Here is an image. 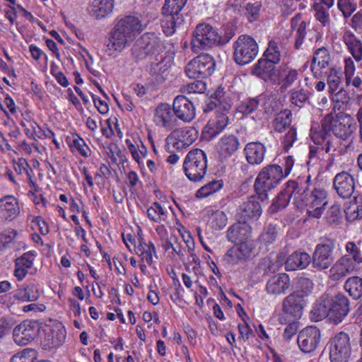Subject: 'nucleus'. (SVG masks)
<instances>
[{
	"mask_svg": "<svg viewBox=\"0 0 362 362\" xmlns=\"http://www.w3.org/2000/svg\"><path fill=\"white\" fill-rule=\"evenodd\" d=\"M327 81L330 91L334 93L338 89L341 82L340 74L337 71L336 69H331L329 74L327 76Z\"/></svg>",
	"mask_w": 362,
	"mask_h": 362,
	"instance_id": "nucleus-62",
	"label": "nucleus"
},
{
	"mask_svg": "<svg viewBox=\"0 0 362 362\" xmlns=\"http://www.w3.org/2000/svg\"><path fill=\"white\" fill-rule=\"evenodd\" d=\"M305 189L302 187L298 179L297 180H289L286 183V187L281 191L274 199L269 207L271 213L275 214L285 209L290 202L291 198L293 197V203L297 206L298 202V194H300Z\"/></svg>",
	"mask_w": 362,
	"mask_h": 362,
	"instance_id": "nucleus-13",
	"label": "nucleus"
},
{
	"mask_svg": "<svg viewBox=\"0 0 362 362\" xmlns=\"http://www.w3.org/2000/svg\"><path fill=\"white\" fill-rule=\"evenodd\" d=\"M298 78L299 73L296 69L281 66L274 79V83L279 86L281 92H284L293 85Z\"/></svg>",
	"mask_w": 362,
	"mask_h": 362,
	"instance_id": "nucleus-26",
	"label": "nucleus"
},
{
	"mask_svg": "<svg viewBox=\"0 0 362 362\" xmlns=\"http://www.w3.org/2000/svg\"><path fill=\"white\" fill-rule=\"evenodd\" d=\"M163 49V42L156 33H146L133 45L132 54L137 61L145 59L153 55L156 56V60H158V56Z\"/></svg>",
	"mask_w": 362,
	"mask_h": 362,
	"instance_id": "nucleus-7",
	"label": "nucleus"
},
{
	"mask_svg": "<svg viewBox=\"0 0 362 362\" xmlns=\"http://www.w3.org/2000/svg\"><path fill=\"white\" fill-rule=\"evenodd\" d=\"M143 244L146 245L143 240H141L138 250L141 252V256L142 259H145L146 262L151 264L153 262V253H156V247L152 242H149L148 245H146L147 249L143 247Z\"/></svg>",
	"mask_w": 362,
	"mask_h": 362,
	"instance_id": "nucleus-61",
	"label": "nucleus"
},
{
	"mask_svg": "<svg viewBox=\"0 0 362 362\" xmlns=\"http://www.w3.org/2000/svg\"><path fill=\"white\" fill-rule=\"evenodd\" d=\"M298 180L305 191H303L300 194H298L297 207L299 209L305 207L309 217L320 218L327 204V192L321 188H315L308 194L307 184L310 181V177L308 176L305 180L302 179H298Z\"/></svg>",
	"mask_w": 362,
	"mask_h": 362,
	"instance_id": "nucleus-5",
	"label": "nucleus"
},
{
	"mask_svg": "<svg viewBox=\"0 0 362 362\" xmlns=\"http://www.w3.org/2000/svg\"><path fill=\"white\" fill-rule=\"evenodd\" d=\"M216 62L209 54H200L190 61L185 69L189 78H205L212 75L215 71Z\"/></svg>",
	"mask_w": 362,
	"mask_h": 362,
	"instance_id": "nucleus-12",
	"label": "nucleus"
},
{
	"mask_svg": "<svg viewBox=\"0 0 362 362\" xmlns=\"http://www.w3.org/2000/svg\"><path fill=\"white\" fill-rule=\"evenodd\" d=\"M187 0H165V4L162 8L164 13L173 12L179 13L186 4Z\"/></svg>",
	"mask_w": 362,
	"mask_h": 362,
	"instance_id": "nucleus-58",
	"label": "nucleus"
},
{
	"mask_svg": "<svg viewBox=\"0 0 362 362\" xmlns=\"http://www.w3.org/2000/svg\"><path fill=\"white\" fill-rule=\"evenodd\" d=\"M165 215V211L158 202L153 203L152 206L147 209V216L151 221L159 223L162 216Z\"/></svg>",
	"mask_w": 362,
	"mask_h": 362,
	"instance_id": "nucleus-55",
	"label": "nucleus"
},
{
	"mask_svg": "<svg viewBox=\"0 0 362 362\" xmlns=\"http://www.w3.org/2000/svg\"><path fill=\"white\" fill-rule=\"evenodd\" d=\"M170 138L175 139L173 146L177 150H182L189 146L197 140L198 138V131L192 127L180 129L177 127L167 137V140Z\"/></svg>",
	"mask_w": 362,
	"mask_h": 362,
	"instance_id": "nucleus-19",
	"label": "nucleus"
},
{
	"mask_svg": "<svg viewBox=\"0 0 362 362\" xmlns=\"http://www.w3.org/2000/svg\"><path fill=\"white\" fill-rule=\"evenodd\" d=\"M259 173L264 174L266 178L273 182L276 186L285 177L283 173V167L277 164L268 165L263 168Z\"/></svg>",
	"mask_w": 362,
	"mask_h": 362,
	"instance_id": "nucleus-41",
	"label": "nucleus"
},
{
	"mask_svg": "<svg viewBox=\"0 0 362 362\" xmlns=\"http://www.w3.org/2000/svg\"><path fill=\"white\" fill-rule=\"evenodd\" d=\"M227 113V112L218 113L208 121L202 131L203 136L206 139L211 140L223 131L228 124Z\"/></svg>",
	"mask_w": 362,
	"mask_h": 362,
	"instance_id": "nucleus-22",
	"label": "nucleus"
},
{
	"mask_svg": "<svg viewBox=\"0 0 362 362\" xmlns=\"http://www.w3.org/2000/svg\"><path fill=\"white\" fill-rule=\"evenodd\" d=\"M66 331L61 324L49 328L45 333L43 345L45 349H54L60 346L65 341Z\"/></svg>",
	"mask_w": 362,
	"mask_h": 362,
	"instance_id": "nucleus-27",
	"label": "nucleus"
},
{
	"mask_svg": "<svg viewBox=\"0 0 362 362\" xmlns=\"http://www.w3.org/2000/svg\"><path fill=\"white\" fill-rule=\"evenodd\" d=\"M142 30L138 18L128 16L119 20L109 33L106 45L109 51L121 52Z\"/></svg>",
	"mask_w": 362,
	"mask_h": 362,
	"instance_id": "nucleus-3",
	"label": "nucleus"
},
{
	"mask_svg": "<svg viewBox=\"0 0 362 362\" xmlns=\"http://www.w3.org/2000/svg\"><path fill=\"white\" fill-rule=\"evenodd\" d=\"M164 18L161 21V27L166 35H172L175 32L177 25H180L183 19L179 16V13L173 12L164 13Z\"/></svg>",
	"mask_w": 362,
	"mask_h": 362,
	"instance_id": "nucleus-38",
	"label": "nucleus"
},
{
	"mask_svg": "<svg viewBox=\"0 0 362 362\" xmlns=\"http://www.w3.org/2000/svg\"><path fill=\"white\" fill-rule=\"evenodd\" d=\"M40 323L37 320H26L13 330L14 342L18 346H26L34 341L40 331Z\"/></svg>",
	"mask_w": 362,
	"mask_h": 362,
	"instance_id": "nucleus-14",
	"label": "nucleus"
},
{
	"mask_svg": "<svg viewBox=\"0 0 362 362\" xmlns=\"http://www.w3.org/2000/svg\"><path fill=\"white\" fill-rule=\"evenodd\" d=\"M114 6V0H93V6L95 12H98V16L104 17L112 12Z\"/></svg>",
	"mask_w": 362,
	"mask_h": 362,
	"instance_id": "nucleus-48",
	"label": "nucleus"
},
{
	"mask_svg": "<svg viewBox=\"0 0 362 362\" xmlns=\"http://www.w3.org/2000/svg\"><path fill=\"white\" fill-rule=\"evenodd\" d=\"M342 40L354 59L356 62H361L362 60V41L351 31H346L344 33Z\"/></svg>",
	"mask_w": 362,
	"mask_h": 362,
	"instance_id": "nucleus-34",
	"label": "nucleus"
},
{
	"mask_svg": "<svg viewBox=\"0 0 362 362\" xmlns=\"http://www.w3.org/2000/svg\"><path fill=\"white\" fill-rule=\"evenodd\" d=\"M183 170L192 182L202 181L207 170L206 155L204 151L194 148L189 151L183 162Z\"/></svg>",
	"mask_w": 362,
	"mask_h": 362,
	"instance_id": "nucleus-8",
	"label": "nucleus"
},
{
	"mask_svg": "<svg viewBox=\"0 0 362 362\" xmlns=\"http://www.w3.org/2000/svg\"><path fill=\"white\" fill-rule=\"evenodd\" d=\"M329 359L331 362H348L351 346L348 334L340 332L331 338L328 342Z\"/></svg>",
	"mask_w": 362,
	"mask_h": 362,
	"instance_id": "nucleus-11",
	"label": "nucleus"
},
{
	"mask_svg": "<svg viewBox=\"0 0 362 362\" xmlns=\"http://www.w3.org/2000/svg\"><path fill=\"white\" fill-rule=\"evenodd\" d=\"M331 61V57L329 50L322 47L316 49L313 54L311 61L310 70L315 77L320 74V69L327 68Z\"/></svg>",
	"mask_w": 362,
	"mask_h": 362,
	"instance_id": "nucleus-30",
	"label": "nucleus"
},
{
	"mask_svg": "<svg viewBox=\"0 0 362 362\" xmlns=\"http://www.w3.org/2000/svg\"><path fill=\"white\" fill-rule=\"evenodd\" d=\"M211 98L219 103V106H221L223 112H228L231 107L230 99L226 95L223 88L218 87L211 95Z\"/></svg>",
	"mask_w": 362,
	"mask_h": 362,
	"instance_id": "nucleus-46",
	"label": "nucleus"
},
{
	"mask_svg": "<svg viewBox=\"0 0 362 362\" xmlns=\"http://www.w3.org/2000/svg\"><path fill=\"white\" fill-rule=\"evenodd\" d=\"M275 71V65L261 57L253 66L252 74L267 81L274 76Z\"/></svg>",
	"mask_w": 362,
	"mask_h": 362,
	"instance_id": "nucleus-35",
	"label": "nucleus"
},
{
	"mask_svg": "<svg viewBox=\"0 0 362 362\" xmlns=\"http://www.w3.org/2000/svg\"><path fill=\"white\" fill-rule=\"evenodd\" d=\"M20 214L18 200L13 196H6L0 199V216L6 221L15 219Z\"/></svg>",
	"mask_w": 362,
	"mask_h": 362,
	"instance_id": "nucleus-29",
	"label": "nucleus"
},
{
	"mask_svg": "<svg viewBox=\"0 0 362 362\" xmlns=\"http://www.w3.org/2000/svg\"><path fill=\"white\" fill-rule=\"evenodd\" d=\"M211 221L215 230H221L226 226L228 217L223 211H216L211 214Z\"/></svg>",
	"mask_w": 362,
	"mask_h": 362,
	"instance_id": "nucleus-57",
	"label": "nucleus"
},
{
	"mask_svg": "<svg viewBox=\"0 0 362 362\" xmlns=\"http://www.w3.org/2000/svg\"><path fill=\"white\" fill-rule=\"evenodd\" d=\"M259 104L258 96L254 98H249L241 101L238 106L237 110L238 112L242 113L243 115L247 117L259 111Z\"/></svg>",
	"mask_w": 362,
	"mask_h": 362,
	"instance_id": "nucleus-42",
	"label": "nucleus"
},
{
	"mask_svg": "<svg viewBox=\"0 0 362 362\" xmlns=\"http://www.w3.org/2000/svg\"><path fill=\"white\" fill-rule=\"evenodd\" d=\"M326 221L329 225H337L341 222V209L339 205L332 206L327 212Z\"/></svg>",
	"mask_w": 362,
	"mask_h": 362,
	"instance_id": "nucleus-60",
	"label": "nucleus"
},
{
	"mask_svg": "<svg viewBox=\"0 0 362 362\" xmlns=\"http://www.w3.org/2000/svg\"><path fill=\"white\" fill-rule=\"evenodd\" d=\"M291 28L294 34V48L296 50L304 49L306 47L305 38L307 34V23L302 20L300 13L296 14L290 21Z\"/></svg>",
	"mask_w": 362,
	"mask_h": 362,
	"instance_id": "nucleus-25",
	"label": "nucleus"
},
{
	"mask_svg": "<svg viewBox=\"0 0 362 362\" xmlns=\"http://www.w3.org/2000/svg\"><path fill=\"white\" fill-rule=\"evenodd\" d=\"M313 8L315 11V18L324 26L329 25L330 23L329 9L330 8H327L320 4H315Z\"/></svg>",
	"mask_w": 362,
	"mask_h": 362,
	"instance_id": "nucleus-52",
	"label": "nucleus"
},
{
	"mask_svg": "<svg viewBox=\"0 0 362 362\" xmlns=\"http://www.w3.org/2000/svg\"><path fill=\"white\" fill-rule=\"evenodd\" d=\"M333 186L337 194L342 199L350 198L355 189V180L348 172L337 173L333 179Z\"/></svg>",
	"mask_w": 362,
	"mask_h": 362,
	"instance_id": "nucleus-20",
	"label": "nucleus"
},
{
	"mask_svg": "<svg viewBox=\"0 0 362 362\" xmlns=\"http://www.w3.org/2000/svg\"><path fill=\"white\" fill-rule=\"evenodd\" d=\"M252 232L251 226L246 222L239 221L230 226L226 233L227 240L233 243L248 241Z\"/></svg>",
	"mask_w": 362,
	"mask_h": 362,
	"instance_id": "nucleus-24",
	"label": "nucleus"
},
{
	"mask_svg": "<svg viewBox=\"0 0 362 362\" xmlns=\"http://www.w3.org/2000/svg\"><path fill=\"white\" fill-rule=\"evenodd\" d=\"M345 250L346 252L348 253L347 255H349V257H351V260L353 261V263H354L356 265L362 263L361 251L354 242H348L346 244Z\"/></svg>",
	"mask_w": 362,
	"mask_h": 362,
	"instance_id": "nucleus-53",
	"label": "nucleus"
},
{
	"mask_svg": "<svg viewBox=\"0 0 362 362\" xmlns=\"http://www.w3.org/2000/svg\"><path fill=\"white\" fill-rule=\"evenodd\" d=\"M261 8L262 4L260 1L248 2L245 4L243 11L249 22L252 23L258 19Z\"/></svg>",
	"mask_w": 362,
	"mask_h": 362,
	"instance_id": "nucleus-47",
	"label": "nucleus"
},
{
	"mask_svg": "<svg viewBox=\"0 0 362 362\" xmlns=\"http://www.w3.org/2000/svg\"><path fill=\"white\" fill-rule=\"evenodd\" d=\"M297 140L296 129L294 127H291L288 132L284 135L281 141L283 149L288 151L293 145L294 142Z\"/></svg>",
	"mask_w": 362,
	"mask_h": 362,
	"instance_id": "nucleus-64",
	"label": "nucleus"
},
{
	"mask_svg": "<svg viewBox=\"0 0 362 362\" xmlns=\"http://www.w3.org/2000/svg\"><path fill=\"white\" fill-rule=\"evenodd\" d=\"M172 107L178 119L183 122H190L196 116L194 105L183 95H179L175 98Z\"/></svg>",
	"mask_w": 362,
	"mask_h": 362,
	"instance_id": "nucleus-18",
	"label": "nucleus"
},
{
	"mask_svg": "<svg viewBox=\"0 0 362 362\" xmlns=\"http://www.w3.org/2000/svg\"><path fill=\"white\" fill-rule=\"evenodd\" d=\"M233 36V33L231 31H225L223 35L209 23H199L193 32L191 48L193 52L199 53L214 46L226 45Z\"/></svg>",
	"mask_w": 362,
	"mask_h": 362,
	"instance_id": "nucleus-4",
	"label": "nucleus"
},
{
	"mask_svg": "<svg viewBox=\"0 0 362 362\" xmlns=\"http://www.w3.org/2000/svg\"><path fill=\"white\" fill-rule=\"evenodd\" d=\"M153 121L156 126L168 131H173L180 125L173 107L168 103H160L156 107Z\"/></svg>",
	"mask_w": 362,
	"mask_h": 362,
	"instance_id": "nucleus-16",
	"label": "nucleus"
},
{
	"mask_svg": "<svg viewBox=\"0 0 362 362\" xmlns=\"http://www.w3.org/2000/svg\"><path fill=\"white\" fill-rule=\"evenodd\" d=\"M317 129L312 126L310 137L313 141L317 143L323 141L327 134L331 132L341 140L348 139L356 131V124L351 117L344 114L329 113L317 124Z\"/></svg>",
	"mask_w": 362,
	"mask_h": 362,
	"instance_id": "nucleus-2",
	"label": "nucleus"
},
{
	"mask_svg": "<svg viewBox=\"0 0 362 362\" xmlns=\"http://www.w3.org/2000/svg\"><path fill=\"white\" fill-rule=\"evenodd\" d=\"M346 218L348 221H354L362 218V204L349 203L344 209Z\"/></svg>",
	"mask_w": 362,
	"mask_h": 362,
	"instance_id": "nucleus-51",
	"label": "nucleus"
},
{
	"mask_svg": "<svg viewBox=\"0 0 362 362\" xmlns=\"http://www.w3.org/2000/svg\"><path fill=\"white\" fill-rule=\"evenodd\" d=\"M343 288L354 300L360 299L362 297V278L358 276L347 278Z\"/></svg>",
	"mask_w": 362,
	"mask_h": 362,
	"instance_id": "nucleus-37",
	"label": "nucleus"
},
{
	"mask_svg": "<svg viewBox=\"0 0 362 362\" xmlns=\"http://www.w3.org/2000/svg\"><path fill=\"white\" fill-rule=\"evenodd\" d=\"M262 58L274 65L280 62L281 53L275 41L271 40L269 42L268 47L264 51Z\"/></svg>",
	"mask_w": 362,
	"mask_h": 362,
	"instance_id": "nucleus-45",
	"label": "nucleus"
},
{
	"mask_svg": "<svg viewBox=\"0 0 362 362\" xmlns=\"http://www.w3.org/2000/svg\"><path fill=\"white\" fill-rule=\"evenodd\" d=\"M290 286L289 276L286 273H280L267 280L265 290L269 295L279 296L285 294Z\"/></svg>",
	"mask_w": 362,
	"mask_h": 362,
	"instance_id": "nucleus-23",
	"label": "nucleus"
},
{
	"mask_svg": "<svg viewBox=\"0 0 362 362\" xmlns=\"http://www.w3.org/2000/svg\"><path fill=\"white\" fill-rule=\"evenodd\" d=\"M337 6L345 19L350 18L357 8L356 4L351 0H337Z\"/></svg>",
	"mask_w": 362,
	"mask_h": 362,
	"instance_id": "nucleus-50",
	"label": "nucleus"
},
{
	"mask_svg": "<svg viewBox=\"0 0 362 362\" xmlns=\"http://www.w3.org/2000/svg\"><path fill=\"white\" fill-rule=\"evenodd\" d=\"M320 340V330L315 326H308L299 332L297 342L303 353L310 354L317 349Z\"/></svg>",
	"mask_w": 362,
	"mask_h": 362,
	"instance_id": "nucleus-17",
	"label": "nucleus"
},
{
	"mask_svg": "<svg viewBox=\"0 0 362 362\" xmlns=\"http://www.w3.org/2000/svg\"><path fill=\"white\" fill-rule=\"evenodd\" d=\"M235 244L237 245L234 246V248L235 249L239 258H240L241 260H245L249 258L252 250V244L248 241Z\"/></svg>",
	"mask_w": 362,
	"mask_h": 362,
	"instance_id": "nucleus-63",
	"label": "nucleus"
},
{
	"mask_svg": "<svg viewBox=\"0 0 362 362\" xmlns=\"http://www.w3.org/2000/svg\"><path fill=\"white\" fill-rule=\"evenodd\" d=\"M303 313L299 316H296L294 314L287 313L282 307V313L279 317V321L281 324H288L284 329L283 337L286 340H290L294 336L298 329V320L301 317Z\"/></svg>",
	"mask_w": 362,
	"mask_h": 362,
	"instance_id": "nucleus-31",
	"label": "nucleus"
},
{
	"mask_svg": "<svg viewBox=\"0 0 362 362\" xmlns=\"http://www.w3.org/2000/svg\"><path fill=\"white\" fill-rule=\"evenodd\" d=\"M278 235V228L276 225L269 223L267 225L259 236L261 241L266 244L272 243Z\"/></svg>",
	"mask_w": 362,
	"mask_h": 362,
	"instance_id": "nucleus-54",
	"label": "nucleus"
},
{
	"mask_svg": "<svg viewBox=\"0 0 362 362\" xmlns=\"http://www.w3.org/2000/svg\"><path fill=\"white\" fill-rule=\"evenodd\" d=\"M233 60L240 66L252 62L257 57L259 46L256 40L248 35H241L233 44Z\"/></svg>",
	"mask_w": 362,
	"mask_h": 362,
	"instance_id": "nucleus-9",
	"label": "nucleus"
},
{
	"mask_svg": "<svg viewBox=\"0 0 362 362\" xmlns=\"http://www.w3.org/2000/svg\"><path fill=\"white\" fill-rule=\"evenodd\" d=\"M14 297L21 301H35L40 297V293L34 284H30L17 289Z\"/></svg>",
	"mask_w": 362,
	"mask_h": 362,
	"instance_id": "nucleus-39",
	"label": "nucleus"
},
{
	"mask_svg": "<svg viewBox=\"0 0 362 362\" xmlns=\"http://www.w3.org/2000/svg\"><path fill=\"white\" fill-rule=\"evenodd\" d=\"M291 122L292 113L291 110L286 109L276 115L272 125L275 132L281 133L287 128H291Z\"/></svg>",
	"mask_w": 362,
	"mask_h": 362,
	"instance_id": "nucleus-40",
	"label": "nucleus"
},
{
	"mask_svg": "<svg viewBox=\"0 0 362 362\" xmlns=\"http://www.w3.org/2000/svg\"><path fill=\"white\" fill-rule=\"evenodd\" d=\"M351 310L349 298L342 293L334 295H322L311 310V318L315 322L327 317L333 325L341 323Z\"/></svg>",
	"mask_w": 362,
	"mask_h": 362,
	"instance_id": "nucleus-1",
	"label": "nucleus"
},
{
	"mask_svg": "<svg viewBox=\"0 0 362 362\" xmlns=\"http://www.w3.org/2000/svg\"><path fill=\"white\" fill-rule=\"evenodd\" d=\"M336 248L335 240L325 238L315 248L311 257L312 267L317 271L328 269L333 263L334 251Z\"/></svg>",
	"mask_w": 362,
	"mask_h": 362,
	"instance_id": "nucleus-10",
	"label": "nucleus"
},
{
	"mask_svg": "<svg viewBox=\"0 0 362 362\" xmlns=\"http://www.w3.org/2000/svg\"><path fill=\"white\" fill-rule=\"evenodd\" d=\"M313 142L318 146H321V151H325L327 153H330L331 152L340 153L341 151V149H338L337 146H336L335 144L337 142L334 141L331 134H327L326 138L320 143L316 141Z\"/></svg>",
	"mask_w": 362,
	"mask_h": 362,
	"instance_id": "nucleus-56",
	"label": "nucleus"
},
{
	"mask_svg": "<svg viewBox=\"0 0 362 362\" xmlns=\"http://www.w3.org/2000/svg\"><path fill=\"white\" fill-rule=\"evenodd\" d=\"M267 148L260 142H250L246 144L244 153L246 160L250 165H260L264 159Z\"/></svg>",
	"mask_w": 362,
	"mask_h": 362,
	"instance_id": "nucleus-28",
	"label": "nucleus"
},
{
	"mask_svg": "<svg viewBox=\"0 0 362 362\" xmlns=\"http://www.w3.org/2000/svg\"><path fill=\"white\" fill-rule=\"evenodd\" d=\"M157 62H151L149 67V73L151 75H162L168 70V66L165 63V58L163 55L158 56Z\"/></svg>",
	"mask_w": 362,
	"mask_h": 362,
	"instance_id": "nucleus-59",
	"label": "nucleus"
},
{
	"mask_svg": "<svg viewBox=\"0 0 362 362\" xmlns=\"http://www.w3.org/2000/svg\"><path fill=\"white\" fill-rule=\"evenodd\" d=\"M259 198L252 195L241 203L236 211V218L243 222L255 221L262 214V207L259 202Z\"/></svg>",
	"mask_w": 362,
	"mask_h": 362,
	"instance_id": "nucleus-15",
	"label": "nucleus"
},
{
	"mask_svg": "<svg viewBox=\"0 0 362 362\" xmlns=\"http://www.w3.org/2000/svg\"><path fill=\"white\" fill-rule=\"evenodd\" d=\"M240 146L239 139L233 134L224 135L218 144L219 153L224 158L231 157Z\"/></svg>",
	"mask_w": 362,
	"mask_h": 362,
	"instance_id": "nucleus-32",
	"label": "nucleus"
},
{
	"mask_svg": "<svg viewBox=\"0 0 362 362\" xmlns=\"http://www.w3.org/2000/svg\"><path fill=\"white\" fill-rule=\"evenodd\" d=\"M311 263V257L305 252L296 251L287 258L285 267L287 271L305 269Z\"/></svg>",
	"mask_w": 362,
	"mask_h": 362,
	"instance_id": "nucleus-33",
	"label": "nucleus"
},
{
	"mask_svg": "<svg viewBox=\"0 0 362 362\" xmlns=\"http://www.w3.org/2000/svg\"><path fill=\"white\" fill-rule=\"evenodd\" d=\"M313 288V281L305 277L298 278L294 286L293 291L286 297L282 307L289 313L299 316L303 312L304 298L308 296Z\"/></svg>",
	"mask_w": 362,
	"mask_h": 362,
	"instance_id": "nucleus-6",
	"label": "nucleus"
},
{
	"mask_svg": "<svg viewBox=\"0 0 362 362\" xmlns=\"http://www.w3.org/2000/svg\"><path fill=\"white\" fill-rule=\"evenodd\" d=\"M309 99V93L303 89H293L290 91V101L291 104L302 107Z\"/></svg>",
	"mask_w": 362,
	"mask_h": 362,
	"instance_id": "nucleus-49",
	"label": "nucleus"
},
{
	"mask_svg": "<svg viewBox=\"0 0 362 362\" xmlns=\"http://www.w3.org/2000/svg\"><path fill=\"white\" fill-rule=\"evenodd\" d=\"M223 186V182L222 180H214L199 189L196 192V197L199 199L206 198L220 190Z\"/></svg>",
	"mask_w": 362,
	"mask_h": 362,
	"instance_id": "nucleus-44",
	"label": "nucleus"
},
{
	"mask_svg": "<svg viewBox=\"0 0 362 362\" xmlns=\"http://www.w3.org/2000/svg\"><path fill=\"white\" fill-rule=\"evenodd\" d=\"M259 107L264 113L269 115L275 111L276 107V97L272 93H264L258 95Z\"/></svg>",
	"mask_w": 362,
	"mask_h": 362,
	"instance_id": "nucleus-43",
	"label": "nucleus"
},
{
	"mask_svg": "<svg viewBox=\"0 0 362 362\" xmlns=\"http://www.w3.org/2000/svg\"><path fill=\"white\" fill-rule=\"evenodd\" d=\"M351 260V257L344 255L339 258L329 269V278L332 281H339L356 269V264Z\"/></svg>",
	"mask_w": 362,
	"mask_h": 362,
	"instance_id": "nucleus-21",
	"label": "nucleus"
},
{
	"mask_svg": "<svg viewBox=\"0 0 362 362\" xmlns=\"http://www.w3.org/2000/svg\"><path fill=\"white\" fill-rule=\"evenodd\" d=\"M276 187L273 182L266 178L264 174L261 173H259L254 184L257 196L262 202L268 199V192Z\"/></svg>",
	"mask_w": 362,
	"mask_h": 362,
	"instance_id": "nucleus-36",
	"label": "nucleus"
}]
</instances>
